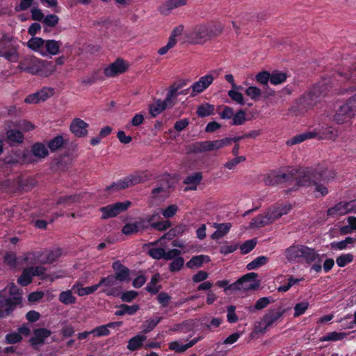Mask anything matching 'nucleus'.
Returning a JSON list of instances; mask_svg holds the SVG:
<instances>
[{"instance_id":"nucleus-1","label":"nucleus","mask_w":356,"mask_h":356,"mask_svg":"<svg viewBox=\"0 0 356 356\" xmlns=\"http://www.w3.org/2000/svg\"><path fill=\"white\" fill-rule=\"evenodd\" d=\"M280 179L282 184L285 186L295 182L293 190L300 186L314 187V191L320 193L321 196H325L328 193L325 184L330 181V177L327 175V169L323 165L293 168L286 173H281Z\"/></svg>"},{"instance_id":"nucleus-2","label":"nucleus","mask_w":356,"mask_h":356,"mask_svg":"<svg viewBox=\"0 0 356 356\" xmlns=\"http://www.w3.org/2000/svg\"><path fill=\"white\" fill-rule=\"evenodd\" d=\"M332 87L330 78L322 79L298 99L297 104L299 108L304 111L310 109L317 103L318 99L326 96Z\"/></svg>"},{"instance_id":"nucleus-3","label":"nucleus","mask_w":356,"mask_h":356,"mask_svg":"<svg viewBox=\"0 0 356 356\" xmlns=\"http://www.w3.org/2000/svg\"><path fill=\"white\" fill-rule=\"evenodd\" d=\"M18 68L33 75L47 77L56 70V65L51 62L42 60L36 57L26 58L19 63Z\"/></svg>"},{"instance_id":"nucleus-4","label":"nucleus","mask_w":356,"mask_h":356,"mask_svg":"<svg viewBox=\"0 0 356 356\" xmlns=\"http://www.w3.org/2000/svg\"><path fill=\"white\" fill-rule=\"evenodd\" d=\"M152 176V175L147 170L137 171L107 186L105 188V191L108 195H111L121 190L148 181L151 179Z\"/></svg>"},{"instance_id":"nucleus-5","label":"nucleus","mask_w":356,"mask_h":356,"mask_svg":"<svg viewBox=\"0 0 356 356\" xmlns=\"http://www.w3.org/2000/svg\"><path fill=\"white\" fill-rule=\"evenodd\" d=\"M337 136V131L333 127L318 126L314 130L307 131L294 136L287 140L286 145L288 146H292L312 138H318V140H334Z\"/></svg>"},{"instance_id":"nucleus-6","label":"nucleus","mask_w":356,"mask_h":356,"mask_svg":"<svg viewBox=\"0 0 356 356\" xmlns=\"http://www.w3.org/2000/svg\"><path fill=\"white\" fill-rule=\"evenodd\" d=\"M9 293L11 298H7L3 300L5 306L4 311H0V319L10 316L15 310L17 306L21 305L22 302V290L14 283L8 285Z\"/></svg>"},{"instance_id":"nucleus-7","label":"nucleus","mask_w":356,"mask_h":356,"mask_svg":"<svg viewBox=\"0 0 356 356\" xmlns=\"http://www.w3.org/2000/svg\"><path fill=\"white\" fill-rule=\"evenodd\" d=\"M356 115V95L350 97L341 105L334 115V120L337 124L348 122Z\"/></svg>"},{"instance_id":"nucleus-8","label":"nucleus","mask_w":356,"mask_h":356,"mask_svg":"<svg viewBox=\"0 0 356 356\" xmlns=\"http://www.w3.org/2000/svg\"><path fill=\"white\" fill-rule=\"evenodd\" d=\"M131 205V202L129 200H126L102 207L99 209L102 213V219L106 220L116 217L120 213L127 211Z\"/></svg>"},{"instance_id":"nucleus-9","label":"nucleus","mask_w":356,"mask_h":356,"mask_svg":"<svg viewBox=\"0 0 356 356\" xmlns=\"http://www.w3.org/2000/svg\"><path fill=\"white\" fill-rule=\"evenodd\" d=\"M213 80L214 77L211 74L201 76L197 81L193 83L191 86L192 90L191 95L195 97L197 94L202 92L211 85Z\"/></svg>"},{"instance_id":"nucleus-10","label":"nucleus","mask_w":356,"mask_h":356,"mask_svg":"<svg viewBox=\"0 0 356 356\" xmlns=\"http://www.w3.org/2000/svg\"><path fill=\"white\" fill-rule=\"evenodd\" d=\"M33 337H31L29 343L34 348H37V346L44 343L45 339L51 335V331L47 328H36L33 330Z\"/></svg>"},{"instance_id":"nucleus-11","label":"nucleus","mask_w":356,"mask_h":356,"mask_svg":"<svg viewBox=\"0 0 356 356\" xmlns=\"http://www.w3.org/2000/svg\"><path fill=\"white\" fill-rule=\"evenodd\" d=\"M127 70L123 59L117 58L115 62L104 68V73L106 76L113 77L122 74Z\"/></svg>"},{"instance_id":"nucleus-12","label":"nucleus","mask_w":356,"mask_h":356,"mask_svg":"<svg viewBox=\"0 0 356 356\" xmlns=\"http://www.w3.org/2000/svg\"><path fill=\"white\" fill-rule=\"evenodd\" d=\"M89 124L83 120L76 118L72 120L70 126V131L78 138L85 137L88 134Z\"/></svg>"},{"instance_id":"nucleus-13","label":"nucleus","mask_w":356,"mask_h":356,"mask_svg":"<svg viewBox=\"0 0 356 356\" xmlns=\"http://www.w3.org/2000/svg\"><path fill=\"white\" fill-rule=\"evenodd\" d=\"M114 270L113 275L120 282H129L130 280V270L118 260L112 264Z\"/></svg>"},{"instance_id":"nucleus-14","label":"nucleus","mask_w":356,"mask_h":356,"mask_svg":"<svg viewBox=\"0 0 356 356\" xmlns=\"http://www.w3.org/2000/svg\"><path fill=\"white\" fill-rule=\"evenodd\" d=\"M190 38L194 43H200L210 38L208 24L196 26L190 33Z\"/></svg>"},{"instance_id":"nucleus-15","label":"nucleus","mask_w":356,"mask_h":356,"mask_svg":"<svg viewBox=\"0 0 356 356\" xmlns=\"http://www.w3.org/2000/svg\"><path fill=\"white\" fill-rule=\"evenodd\" d=\"M285 309L279 308L277 310L271 309L266 313L261 320V324L264 325V331L267 330L284 314Z\"/></svg>"},{"instance_id":"nucleus-16","label":"nucleus","mask_w":356,"mask_h":356,"mask_svg":"<svg viewBox=\"0 0 356 356\" xmlns=\"http://www.w3.org/2000/svg\"><path fill=\"white\" fill-rule=\"evenodd\" d=\"M147 228L145 225V220L140 218L139 220L134 222L126 223L122 228L121 232L124 235H131L136 234L140 231H143Z\"/></svg>"},{"instance_id":"nucleus-17","label":"nucleus","mask_w":356,"mask_h":356,"mask_svg":"<svg viewBox=\"0 0 356 356\" xmlns=\"http://www.w3.org/2000/svg\"><path fill=\"white\" fill-rule=\"evenodd\" d=\"M6 141L10 146H17L24 143L23 133L16 129H8L6 132Z\"/></svg>"},{"instance_id":"nucleus-18","label":"nucleus","mask_w":356,"mask_h":356,"mask_svg":"<svg viewBox=\"0 0 356 356\" xmlns=\"http://www.w3.org/2000/svg\"><path fill=\"white\" fill-rule=\"evenodd\" d=\"M203 179L201 172H196L191 175L187 176L183 181L184 184L187 185L184 191H195L197 186L200 184Z\"/></svg>"},{"instance_id":"nucleus-19","label":"nucleus","mask_w":356,"mask_h":356,"mask_svg":"<svg viewBox=\"0 0 356 356\" xmlns=\"http://www.w3.org/2000/svg\"><path fill=\"white\" fill-rule=\"evenodd\" d=\"M67 140L65 139L62 135H57L53 138L47 141V147L51 152H55L62 149L67 144Z\"/></svg>"},{"instance_id":"nucleus-20","label":"nucleus","mask_w":356,"mask_h":356,"mask_svg":"<svg viewBox=\"0 0 356 356\" xmlns=\"http://www.w3.org/2000/svg\"><path fill=\"white\" fill-rule=\"evenodd\" d=\"M31 150L36 160H41L49 155V150L46 145L42 142H36L31 147Z\"/></svg>"},{"instance_id":"nucleus-21","label":"nucleus","mask_w":356,"mask_h":356,"mask_svg":"<svg viewBox=\"0 0 356 356\" xmlns=\"http://www.w3.org/2000/svg\"><path fill=\"white\" fill-rule=\"evenodd\" d=\"M246 275L249 276L241 283V289L243 291L257 289L260 285L259 281L256 279L258 275L253 272L248 273Z\"/></svg>"},{"instance_id":"nucleus-22","label":"nucleus","mask_w":356,"mask_h":356,"mask_svg":"<svg viewBox=\"0 0 356 356\" xmlns=\"http://www.w3.org/2000/svg\"><path fill=\"white\" fill-rule=\"evenodd\" d=\"M147 339L144 334H136L128 341L127 348L129 350L134 352L140 349Z\"/></svg>"},{"instance_id":"nucleus-23","label":"nucleus","mask_w":356,"mask_h":356,"mask_svg":"<svg viewBox=\"0 0 356 356\" xmlns=\"http://www.w3.org/2000/svg\"><path fill=\"white\" fill-rule=\"evenodd\" d=\"M117 307H118L119 309L115 312V315L118 316H124L125 314L132 316L140 309V306L138 304L132 305L121 304L119 306H117Z\"/></svg>"},{"instance_id":"nucleus-24","label":"nucleus","mask_w":356,"mask_h":356,"mask_svg":"<svg viewBox=\"0 0 356 356\" xmlns=\"http://www.w3.org/2000/svg\"><path fill=\"white\" fill-rule=\"evenodd\" d=\"M301 257L304 258L307 264H312L319 258V254L315 251L314 249L309 248L306 245H302V250L300 251Z\"/></svg>"},{"instance_id":"nucleus-25","label":"nucleus","mask_w":356,"mask_h":356,"mask_svg":"<svg viewBox=\"0 0 356 356\" xmlns=\"http://www.w3.org/2000/svg\"><path fill=\"white\" fill-rule=\"evenodd\" d=\"M189 150L195 154L211 151L210 140L193 143L190 145Z\"/></svg>"},{"instance_id":"nucleus-26","label":"nucleus","mask_w":356,"mask_h":356,"mask_svg":"<svg viewBox=\"0 0 356 356\" xmlns=\"http://www.w3.org/2000/svg\"><path fill=\"white\" fill-rule=\"evenodd\" d=\"M346 213H348V212L346 202H340L334 207L329 208L327 211V214L329 216H343Z\"/></svg>"},{"instance_id":"nucleus-27","label":"nucleus","mask_w":356,"mask_h":356,"mask_svg":"<svg viewBox=\"0 0 356 356\" xmlns=\"http://www.w3.org/2000/svg\"><path fill=\"white\" fill-rule=\"evenodd\" d=\"M168 103V102L166 100L161 101L159 99L155 103L151 104L149 107V112L152 118H155L157 115L161 113L166 109Z\"/></svg>"},{"instance_id":"nucleus-28","label":"nucleus","mask_w":356,"mask_h":356,"mask_svg":"<svg viewBox=\"0 0 356 356\" xmlns=\"http://www.w3.org/2000/svg\"><path fill=\"white\" fill-rule=\"evenodd\" d=\"M210 258L207 255H197L193 256L187 263L186 266L188 268H199L202 266L204 262H209Z\"/></svg>"},{"instance_id":"nucleus-29","label":"nucleus","mask_w":356,"mask_h":356,"mask_svg":"<svg viewBox=\"0 0 356 356\" xmlns=\"http://www.w3.org/2000/svg\"><path fill=\"white\" fill-rule=\"evenodd\" d=\"M160 281V275L159 273L154 274L152 276L150 282L147 284L145 287V290L152 295H155L159 293L161 289V285H157V283Z\"/></svg>"},{"instance_id":"nucleus-30","label":"nucleus","mask_w":356,"mask_h":356,"mask_svg":"<svg viewBox=\"0 0 356 356\" xmlns=\"http://www.w3.org/2000/svg\"><path fill=\"white\" fill-rule=\"evenodd\" d=\"M185 4V0H168L162 6L161 11L163 14L168 15V13L172 9L182 6Z\"/></svg>"},{"instance_id":"nucleus-31","label":"nucleus","mask_w":356,"mask_h":356,"mask_svg":"<svg viewBox=\"0 0 356 356\" xmlns=\"http://www.w3.org/2000/svg\"><path fill=\"white\" fill-rule=\"evenodd\" d=\"M215 107L209 103L199 105L197 108L196 114L200 118H205L214 114Z\"/></svg>"},{"instance_id":"nucleus-32","label":"nucleus","mask_w":356,"mask_h":356,"mask_svg":"<svg viewBox=\"0 0 356 356\" xmlns=\"http://www.w3.org/2000/svg\"><path fill=\"white\" fill-rule=\"evenodd\" d=\"M163 317L155 316L152 318L147 319L141 325L143 332L147 334L152 331L156 325L162 321Z\"/></svg>"},{"instance_id":"nucleus-33","label":"nucleus","mask_w":356,"mask_h":356,"mask_svg":"<svg viewBox=\"0 0 356 356\" xmlns=\"http://www.w3.org/2000/svg\"><path fill=\"white\" fill-rule=\"evenodd\" d=\"M302 250V245H292L288 248L285 251V255L288 260H295L297 258L301 257L300 251Z\"/></svg>"},{"instance_id":"nucleus-34","label":"nucleus","mask_w":356,"mask_h":356,"mask_svg":"<svg viewBox=\"0 0 356 356\" xmlns=\"http://www.w3.org/2000/svg\"><path fill=\"white\" fill-rule=\"evenodd\" d=\"M33 276L29 268L22 270L21 275L17 278V283L22 286H26L32 282Z\"/></svg>"},{"instance_id":"nucleus-35","label":"nucleus","mask_w":356,"mask_h":356,"mask_svg":"<svg viewBox=\"0 0 356 356\" xmlns=\"http://www.w3.org/2000/svg\"><path fill=\"white\" fill-rule=\"evenodd\" d=\"M269 261V259L266 256H259L255 258L253 261L250 262L247 266L246 268L248 270L257 269L262 266L266 264Z\"/></svg>"},{"instance_id":"nucleus-36","label":"nucleus","mask_w":356,"mask_h":356,"mask_svg":"<svg viewBox=\"0 0 356 356\" xmlns=\"http://www.w3.org/2000/svg\"><path fill=\"white\" fill-rule=\"evenodd\" d=\"M271 222L272 221L266 213L265 216L259 215L258 216L254 218L252 220L251 225L254 227H261L269 225Z\"/></svg>"},{"instance_id":"nucleus-37","label":"nucleus","mask_w":356,"mask_h":356,"mask_svg":"<svg viewBox=\"0 0 356 356\" xmlns=\"http://www.w3.org/2000/svg\"><path fill=\"white\" fill-rule=\"evenodd\" d=\"M47 51L51 55H56L59 52L61 42L54 40H47L44 42Z\"/></svg>"},{"instance_id":"nucleus-38","label":"nucleus","mask_w":356,"mask_h":356,"mask_svg":"<svg viewBox=\"0 0 356 356\" xmlns=\"http://www.w3.org/2000/svg\"><path fill=\"white\" fill-rule=\"evenodd\" d=\"M59 301L65 305H72L76 302V298L72 295L70 290L62 291L59 294Z\"/></svg>"},{"instance_id":"nucleus-39","label":"nucleus","mask_w":356,"mask_h":356,"mask_svg":"<svg viewBox=\"0 0 356 356\" xmlns=\"http://www.w3.org/2000/svg\"><path fill=\"white\" fill-rule=\"evenodd\" d=\"M346 334L344 332H332L327 334L322 337L320 341H341L345 338Z\"/></svg>"},{"instance_id":"nucleus-40","label":"nucleus","mask_w":356,"mask_h":356,"mask_svg":"<svg viewBox=\"0 0 356 356\" xmlns=\"http://www.w3.org/2000/svg\"><path fill=\"white\" fill-rule=\"evenodd\" d=\"M37 160L34 157L31 150L24 149L22 152L19 156V162L24 164H31L36 162Z\"/></svg>"},{"instance_id":"nucleus-41","label":"nucleus","mask_w":356,"mask_h":356,"mask_svg":"<svg viewBox=\"0 0 356 356\" xmlns=\"http://www.w3.org/2000/svg\"><path fill=\"white\" fill-rule=\"evenodd\" d=\"M264 183L267 186H279L282 184L280 174L273 172L268 174L264 179Z\"/></svg>"},{"instance_id":"nucleus-42","label":"nucleus","mask_w":356,"mask_h":356,"mask_svg":"<svg viewBox=\"0 0 356 356\" xmlns=\"http://www.w3.org/2000/svg\"><path fill=\"white\" fill-rule=\"evenodd\" d=\"M270 83L273 85H279L284 83L287 78V75L284 72L279 71H273L270 74Z\"/></svg>"},{"instance_id":"nucleus-43","label":"nucleus","mask_w":356,"mask_h":356,"mask_svg":"<svg viewBox=\"0 0 356 356\" xmlns=\"http://www.w3.org/2000/svg\"><path fill=\"white\" fill-rule=\"evenodd\" d=\"M117 278L113 275V274L108 275L106 277H102L99 282L97 283L99 287L100 286H107L111 287L115 286L117 284Z\"/></svg>"},{"instance_id":"nucleus-44","label":"nucleus","mask_w":356,"mask_h":356,"mask_svg":"<svg viewBox=\"0 0 356 356\" xmlns=\"http://www.w3.org/2000/svg\"><path fill=\"white\" fill-rule=\"evenodd\" d=\"M354 257L350 253L342 254L337 258L336 262L339 267H345L346 265L351 263Z\"/></svg>"},{"instance_id":"nucleus-45","label":"nucleus","mask_w":356,"mask_h":356,"mask_svg":"<svg viewBox=\"0 0 356 356\" xmlns=\"http://www.w3.org/2000/svg\"><path fill=\"white\" fill-rule=\"evenodd\" d=\"M92 334L95 337H106L111 334L110 330L108 329L106 325L97 326L90 330Z\"/></svg>"},{"instance_id":"nucleus-46","label":"nucleus","mask_w":356,"mask_h":356,"mask_svg":"<svg viewBox=\"0 0 356 356\" xmlns=\"http://www.w3.org/2000/svg\"><path fill=\"white\" fill-rule=\"evenodd\" d=\"M261 90L256 86H250L245 90V95L254 101H258L261 95Z\"/></svg>"},{"instance_id":"nucleus-47","label":"nucleus","mask_w":356,"mask_h":356,"mask_svg":"<svg viewBox=\"0 0 356 356\" xmlns=\"http://www.w3.org/2000/svg\"><path fill=\"white\" fill-rule=\"evenodd\" d=\"M22 339V336L16 332H10L5 337V342L7 344H15L20 343Z\"/></svg>"},{"instance_id":"nucleus-48","label":"nucleus","mask_w":356,"mask_h":356,"mask_svg":"<svg viewBox=\"0 0 356 356\" xmlns=\"http://www.w3.org/2000/svg\"><path fill=\"white\" fill-rule=\"evenodd\" d=\"M238 89H232L228 91V95L232 100L241 105L245 104L244 97L241 92L237 91Z\"/></svg>"},{"instance_id":"nucleus-49","label":"nucleus","mask_w":356,"mask_h":356,"mask_svg":"<svg viewBox=\"0 0 356 356\" xmlns=\"http://www.w3.org/2000/svg\"><path fill=\"white\" fill-rule=\"evenodd\" d=\"M11 43L10 37L5 33H0V54H2V51L8 49Z\"/></svg>"},{"instance_id":"nucleus-50","label":"nucleus","mask_w":356,"mask_h":356,"mask_svg":"<svg viewBox=\"0 0 356 356\" xmlns=\"http://www.w3.org/2000/svg\"><path fill=\"white\" fill-rule=\"evenodd\" d=\"M249 275H244L239 279H238L235 282L229 284L227 287H225V292L227 293L229 291H241V283L248 278Z\"/></svg>"},{"instance_id":"nucleus-51","label":"nucleus","mask_w":356,"mask_h":356,"mask_svg":"<svg viewBox=\"0 0 356 356\" xmlns=\"http://www.w3.org/2000/svg\"><path fill=\"white\" fill-rule=\"evenodd\" d=\"M309 302L305 301L297 303L294 306L293 317L296 318L305 314L309 308Z\"/></svg>"},{"instance_id":"nucleus-52","label":"nucleus","mask_w":356,"mask_h":356,"mask_svg":"<svg viewBox=\"0 0 356 356\" xmlns=\"http://www.w3.org/2000/svg\"><path fill=\"white\" fill-rule=\"evenodd\" d=\"M184 264V259L183 257H177V259L172 260V261L169 265V270L172 273H175L179 271Z\"/></svg>"},{"instance_id":"nucleus-53","label":"nucleus","mask_w":356,"mask_h":356,"mask_svg":"<svg viewBox=\"0 0 356 356\" xmlns=\"http://www.w3.org/2000/svg\"><path fill=\"white\" fill-rule=\"evenodd\" d=\"M232 125H241L246 121L245 112L243 110L238 111L232 117Z\"/></svg>"},{"instance_id":"nucleus-54","label":"nucleus","mask_w":356,"mask_h":356,"mask_svg":"<svg viewBox=\"0 0 356 356\" xmlns=\"http://www.w3.org/2000/svg\"><path fill=\"white\" fill-rule=\"evenodd\" d=\"M172 225L170 220H165L151 223V227L158 231H165Z\"/></svg>"},{"instance_id":"nucleus-55","label":"nucleus","mask_w":356,"mask_h":356,"mask_svg":"<svg viewBox=\"0 0 356 356\" xmlns=\"http://www.w3.org/2000/svg\"><path fill=\"white\" fill-rule=\"evenodd\" d=\"M229 140H228V138L215 140H212V141L210 140V145H211V151L217 150V149L222 148L225 146H228Z\"/></svg>"},{"instance_id":"nucleus-56","label":"nucleus","mask_w":356,"mask_h":356,"mask_svg":"<svg viewBox=\"0 0 356 356\" xmlns=\"http://www.w3.org/2000/svg\"><path fill=\"white\" fill-rule=\"evenodd\" d=\"M44 42L45 40L41 38L33 37L28 41L27 45L30 49L37 50L43 46Z\"/></svg>"},{"instance_id":"nucleus-57","label":"nucleus","mask_w":356,"mask_h":356,"mask_svg":"<svg viewBox=\"0 0 356 356\" xmlns=\"http://www.w3.org/2000/svg\"><path fill=\"white\" fill-rule=\"evenodd\" d=\"M147 254L154 259H164L165 250L163 248H153L148 250Z\"/></svg>"},{"instance_id":"nucleus-58","label":"nucleus","mask_w":356,"mask_h":356,"mask_svg":"<svg viewBox=\"0 0 356 356\" xmlns=\"http://www.w3.org/2000/svg\"><path fill=\"white\" fill-rule=\"evenodd\" d=\"M99 288V285L97 284H93L87 287H80L77 289V294L79 296H84L86 295H90L96 291Z\"/></svg>"},{"instance_id":"nucleus-59","label":"nucleus","mask_w":356,"mask_h":356,"mask_svg":"<svg viewBox=\"0 0 356 356\" xmlns=\"http://www.w3.org/2000/svg\"><path fill=\"white\" fill-rule=\"evenodd\" d=\"M210 37L216 36L221 33L222 25L220 22H212L208 24Z\"/></svg>"},{"instance_id":"nucleus-60","label":"nucleus","mask_w":356,"mask_h":356,"mask_svg":"<svg viewBox=\"0 0 356 356\" xmlns=\"http://www.w3.org/2000/svg\"><path fill=\"white\" fill-rule=\"evenodd\" d=\"M270 73L268 71H262L256 75V81L260 84L267 85L270 81Z\"/></svg>"},{"instance_id":"nucleus-61","label":"nucleus","mask_w":356,"mask_h":356,"mask_svg":"<svg viewBox=\"0 0 356 356\" xmlns=\"http://www.w3.org/2000/svg\"><path fill=\"white\" fill-rule=\"evenodd\" d=\"M42 102L46 101L48 98L52 97L54 94V89L50 87H44L38 91Z\"/></svg>"},{"instance_id":"nucleus-62","label":"nucleus","mask_w":356,"mask_h":356,"mask_svg":"<svg viewBox=\"0 0 356 356\" xmlns=\"http://www.w3.org/2000/svg\"><path fill=\"white\" fill-rule=\"evenodd\" d=\"M179 208L177 204H170L165 209H163L162 215L165 218L173 217L177 212Z\"/></svg>"},{"instance_id":"nucleus-63","label":"nucleus","mask_w":356,"mask_h":356,"mask_svg":"<svg viewBox=\"0 0 356 356\" xmlns=\"http://www.w3.org/2000/svg\"><path fill=\"white\" fill-rule=\"evenodd\" d=\"M256 245V242L254 240H248L245 241L241 246V252L245 254L252 251Z\"/></svg>"},{"instance_id":"nucleus-64","label":"nucleus","mask_w":356,"mask_h":356,"mask_svg":"<svg viewBox=\"0 0 356 356\" xmlns=\"http://www.w3.org/2000/svg\"><path fill=\"white\" fill-rule=\"evenodd\" d=\"M58 21L59 18L57 15L49 14L44 17L42 23L49 27H54L58 24Z\"/></svg>"}]
</instances>
